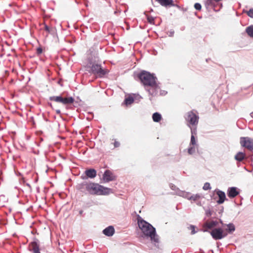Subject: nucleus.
Masks as SVG:
<instances>
[{
	"instance_id": "obj_1",
	"label": "nucleus",
	"mask_w": 253,
	"mask_h": 253,
	"mask_svg": "<svg viewBox=\"0 0 253 253\" xmlns=\"http://www.w3.org/2000/svg\"><path fill=\"white\" fill-rule=\"evenodd\" d=\"M139 78L145 86L150 87L148 91L151 95L155 96L157 94L160 87L156 82L155 77L149 72L143 71L139 74Z\"/></svg>"
},
{
	"instance_id": "obj_2",
	"label": "nucleus",
	"mask_w": 253,
	"mask_h": 253,
	"mask_svg": "<svg viewBox=\"0 0 253 253\" xmlns=\"http://www.w3.org/2000/svg\"><path fill=\"white\" fill-rule=\"evenodd\" d=\"M137 223L139 229L144 236L150 237L152 241L158 242V238L156 234L155 228L152 225L140 217L137 218Z\"/></svg>"
},
{
	"instance_id": "obj_3",
	"label": "nucleus",
	"mask_w": 253,
	"mask_h": 253,
	"mask_svg": "<svg viewBox=\"0 0 253 253\" xmlns=\"http://www.w3.org/2000/svg\"><path fill=\"white\" fill-rule=\"evenodd\" d=\"M185 119L187 126L190 127L191 130L192 128L197 130L199 117L194 110L187 112L185 116Z\"/></svg>"
},
{
	"instance_id": "obj_4",
	"label": "nucleus",
	"mask_w": 253,
	"mask_h": 253,
	"mask_svg": "<svg viewBox=\"0 0 253 253\" xmlns=\"http://www.w3.org/2000/svg\"><path fill=\"white\" fill-rule=\"evenodd\" d=\"M91 72L96 77L103 78L109 73V70L105 68H102L100 65L96 64L92 65Z\"/></svg>"
},
{
	"instance_id": "obj_5",
	"label": "nucleus",
	"mask_w": 253,
	"mask_h": 253,
	"mask_svg": "<svg viewBox=\"0 0 253 253\" xmlns=\"http://www.w3.org/2000/svg\"><path fill=\"white\" fill-rule=\"evenodd\" d=\"M50 101L60 102L64 105L71 104L74 102V99L72 97L63 98L61 96H53L49 98Z\"/></svg>"
},
{
	"instance_id": "obj_6",
	"label": "nucleus",
	"mask_w": 253,
	"mask_h": 253,
	"mask_svg": "<svg viewBox=\"0 0 253 253\" xmlns=\"http://www.w3.org/2000/svg\"><path fill=\"white\" fill-rule=\"evenodd\" d=\"M240 144L241 146L246 148L253 153V139L248 137L240 138Z\"/></svg>"
},
{
	"instance_id": "obj_7",
	"label": "nucleus",
	"mask_w": 253,
	"mask_h": 253,
	"mask_svg": "<svg viewBox=\"0 0 253 253\" xmlns=\"http://www.w3.org/2000/svg\"><path fill=\"white\" fill-rule=\"evenodd\" d=\"M211 236L214 240H220L226 237L227 234L224 232L221 228H215L210 232Z\"/></svg>"
},
{
	"instance_id": "obj_8",
	"label": "nucleus",
	"mask_w": 253,
	"mask_h": 253,
	"mask_svg": "<svg viewBox=\"0 0 253 253\" xmlns=\"http://www.w3.org/2000/svg\"><path fill=\"white\" fill-rule=\"evenodd\" d=\"M99 188L100 185L93 183H89L86 186V190L92 195H99Z\"/></svg>"
},
{
	"instance_id": "obj_9",
	"label": "nucleus",
	"mask_w": 253,
	"mask_h": 253,
	"mask_svg": "<svg viewBox=\"0 0 253 253\" xmlns=\"http://www.w3.org/2000/svg\"><path fill=\"white\" fill-rule=\"evenodd\" d=\"M116 176L110 170H106L103 175V179L105 182L116 180Z\"/></svg>"
},
{
	"instance_id": "obj_10",
	"label": "nucleus",
	"mask_w": 253,
	"mask_h": 253,
	"mask_svg": "<svg viewBox=\"0 0 253 253\" xmlns=\"http://www.w3.org/2000/svg\"><path fill=\"white\" fill-rule=\"evenodd\" d=\"M218 226V222L217 221L211 220L210 221L206 222L203 224V227L205 228L203 230L204 232H208V229H212L215 228V227Z\"/></svg>"
},
{
	"instance_id": "obj_11",
	"label": "nucleus",
	"mask_w": 253,
	"mask_h": 253,
	"mask_svg": "<svg viewBox=\"0 0 253 253\" xmlns=\"http://www.w3.org/2000/svg\"><path fill=\"white\" fill-rule=\"evenodd\" d=\"M227 194L228 197L233 198L239 194V191L237 187H232L228 189Z\"/></svg>"
},
{
	"instance_id": "obj_12",
	"label": "nucleus",
	"mask_w": 253,
	"mask_h": 253,
	"mask_svg": "<svg viewBox=\"0 0 253 253\" xmlns=\"http://www.w3.org/2000/svg\"><path fill=\"white\" fill-rule=\"evenodd\" d=\"M113 193L112 189L100 185L99 195H107Z\"/></svg>"
},
{
	"instance_id": "obj_13",
	"label": "nucleus",
	"mask_w": 253,
	"mask_h": 253,
	"mask_svg": "<svg viewBox=\"0 0 253 253\" xmlns=\"http://www.w3.org/2000/svg\"><path fill=\"white\" fill-rule=\"evenodd\" d=\"M156 1L162 6L165 7H171L175 5L173 0H156Z\"/></svg>"
},
{
	"instance_id": "obj_14",
	"label": "nucleus",
	"mask_w": 253,
	"mask_h": 253,
	"mask_svg": "<svg viewBox=\"0 0 253 253\" xmlns=\"http://www.w3.org/2000/svg\"><path fill=\"white\" fill-rule=\"evenodd\" d=\"M216 194L219 197V200L217 201V203L219 204H222L226 199L225 193L222 191L217 190Z\"/></svg>"
},
{
	"instance_id": "obj_15",
	"label": "nucleus",
	"mask_w": 253,
	"mask_h": 253,
	"mask_svg": "<svg viewBox=\"0 0 253 253\" xmlns=\"http://www.w3.org/2000/svg\"><path fill=\"white\" fill-rule=\"evenodd\" d=\"M191 133L190 146H197L196 140L195 138V135L197 134V130L195 128H192L191 130Z\"/></svg>"
},
{
	"instance_id": "obj_16",
	"label": "nucleus",
	"mask_w": 253,
	"mask_h": 253,
	"mask_svg": "<svg viewBox=\"0 0 253 253\" xmlns=\"http://www.w3.org/2000/svg\"><path fill=\"white\" fill-rule=\"evenodd\" d=\"M115 232L114 228L113 226H110L103 230V233L107 236H112Z\"/></svg>"
},
{
	"instance_id": "obj_17",
	"label": "nucleus",
	"mask_w": 253,
	"mask_h": 253,
	"mask_svg": "<svg viewBox=\"0 0 253 253\" xmlns=\"http://www.w3.org/2000/svg\"><path fill=\"white\" fill-rule=\"evenodd\" d=\"M85 173L87 177L91 178H94L96 175V171L94 169L86 170Z\"/></svg>"
},
{
	"instance_id": "obj_18",
	"label": "nucleus",
	"mask_w": 253,
	"mask_h": 253,
	"mask_svg": "<svg viewBox=\"0 0 253 253\" xmlns=\"http://www.w3.org/2000/svg\"><path fill=\"white\" fill-rule=\"evenodd\" d=\"M31 251H32L33 253H40L39 246L36 242L32 243L31 245Z\"/></svg>"
},
{
	"instance_id": "obj_19",
	"label": "nucleus",
	"mask_w": 253,
	"mask_h": 253,
	"mask_svg": "<svg viewBox=\"0 0 253 253\" xmlns=\"http://www.w3.org/2000/svg\"><path fill=\"white\" fill-rule=\"evenodd\" d=\"M152 119L155 122H159L162 120L161 115L157 112L154 113L152 115Z\"/></svg>"
},
{
	"instance_id": "obj_20",
	"label": "nucleus",
	"mask_w": 253,
	"mask_h": 253,
	"mask_svg": "<svg viewBox=\"0 0 253 253\" xmlns=\"http://www.w3.org/2000/svg\"><path fill=\"white\" fill-rule=\"evenodd\" d=\"M205 5L207 8H212L214 10L215 9V4L212 0H207L205 2Z\"/></svg>"
},
{
	"instance_id": "obj_21",
	"label": "nucleus",
	"mask_w": 253,
	"mask_h": 253,
	"mask_svg": "<svg viewBox=\"0 0 253 253\" xmlns=\"http://www.w3.org/2000/svg\"><path fill=\"white\" fill-rule=\"evenodd\" d=\"M201 197H202L201 195L199 194H197L195 195H191L189 200H190L191 201L196 202V201H198L201 198Z\"/></svg>"
},
{
	"instance_id": "obj_22",
	"label": "nucleus",
	"mask_w": 253,
	"mask_h": 253,
	"mask_svg": "<svg viewBox=\"0 0 253 253\" xmlns=\"http://www.w3.org/2000/svg\"><path fill=\"white\" fill-rule=\"evenodd\" d=\"M246 32L250 37L253 38V25L248 27L246 29Z\"/></svg>"
},
{
	"instance_id": "obj_23",
	"label": "nucleus",
	"mask_w": 253,
	"mask_h": 253,
	"mask_svg": "<svg viewBox=\"0 0 253 253\" xmlns=\"http://www.w3.org/2000/svg\"><path fill=\"white\" fill-rule=\"evenodd\" d=\"M227 231H228L229 233H232L234 232L235 230V226L232 223H229L227 225Z\"/></svg>"
},
{
	"instance_id": "obj_24",
	"label": "nucleus",
	"mask_w": 253,
	"mask_h": 253,
	"mask_svg": "<svg viewBox=\"0 0 253 253\" xmlns=\"http://www.w3.org/2000/svg\"><path fill=\"white\" fill-rule=\"evenodd\" d=\"M134 102V99L132 97H128L125 99L124 103L126 105H130Z\"/></svg>"
},
{
	"instance_id": "obj_25",
	"label": "nucleus",
	"mask_w": 253,
	"mask_h": 253,
	"mask_svg": "<svg viewBox=\"0 0 253 253\" xmlns=\"http://www.w3.org/2000/svg\"><path fill=\"white\" fill-rule=\"evenodd\" d=\"M43 29L44 31H45L46 32V36H48V34L49 33H50L52 31V29L49 27H48L47 25H46V24H44L43 25Z\"/></svg>"
},
{
	"instance_id": "obj_26",
	"label": "nucleus",
	"mask_w": 253,
	"mask_h": 253,
	"mask_svg": "<svg viewBox=\"0 0 253 253\" xmlns=\"http://www.w3.org/2000/svg\"><path fill=\"white\" fill-rule=\"evenodd\" d=\"M111 144L113 145L114 148H117L120 146V142L115 139H113L112 140Z\"/></svg>"
},
{
	"instance_id": "obj_27",
	"label": "nucleus",
	"mask_w": 253,
	"mask_h": 253,
	"mask_svg": "<svg viewBox=\"0 0 253 253\" xmlns=\"http://www.w3.org/2000/svg\"><path fill=\"white\" fill-rule=\"evenodd\" d=\"M246 155L243 152H239L237 153V154L235 156V158H245Z\"/></svg>"
},
{
	"instance_id": "obj_28",
	"label": "nucleus",
	"mask_w": 253,
	"mask_h": 253,
	"mask_svg": "<svg viewBox=\"0 0 253 253\" xmlns=\"http://www.w3.org/2000/svg\"><path fill=\"white\" fill-rule=\"evenodd\" d=\"M196 146H191L188 149V153L189 154H193L195 151Z\"/></svg>"
},
{
	"instance_id": "obj_29",
	"label": "nucleus",
	"mask_w": 253,
	"mask_h": 253,
	"mask_svg": "<svg viewBox=\"0 0 253 253\" xmlns=\"http://www.w3.org/2000/svg\"><path fill=\"white\" fill-rule=\"evenodd\" d=\"M191 195L190 193L186 192H182V195H181L182 196H183V197H184L188 200H190Z\"/></svg>"
},
{
	"instance_id": "obj_30",
	"label": "nucleus",
	"mask_w": 253,
	"mask_h": 253,
	"mask_svg": "<svg viewBox=\"0 0 253 253\" xmlns=\"http://www.w3.org/2000/svg\"><path fill=\"white\" fill-rule=\"evenodd\" d=\"M203 189L205 190H207L211 189L210 184L208 182L205 183L203 186Z\"/></svg>"
},
{
	"instance_id": "obj_31",
	"label": "nucleus",
	"mask_w": 253,
	"mask_h": 253,
	"mask_svg": "<svg viewBox=\"0 0 253 253\" xmlns=\"http://www.w3.org/2000/svg\"><path fill=\"white\" fill-rule=\"evenodd\" d=\"M246 13L249 17L253 18V8L250 9L249 11H247Z\"/></svg>"
},
{
	"instance_id": "obj_32",
	"label": "nucleus",
	"mask_w": 253,
	"mask_h": 253,
	"mask_svg": "<svg viewBox=\"0 0 253 253\" xmlns=\"http://www.w3.org/2000/svg\"><path fill=\"white\" fill-rule=\"evenodd\" d=\"M194 8L198 10H201L202 8V6L199 3H196L194 4Z\"/></svg>"
},
{
	"instance_id": "obj_33",
	"label": "nucleus",
	"mask_w": 253,
	"mask_h": 253,
	"mask_svg": "<svg viewBox=\"0 0 253 253\" xmlns=\"http://www.w3.org/2000/svg\"><path fill=\"white\" fill-rule=\"evenodd\" d=\"M147 20L150 24H154V18L152 16H148L147 17Z\"/></svg>"
},
{
	"instance_id": "obj_34",
	"label": "nucleus",
	"mask_w": 253,
	"mask_h": 253,
	"mask_svg": "<svg viewBox=\"0 0 253 253\" xmlns=\"http://www.w3.org/2000/svg\"><path fill=\"white\" fill-rule=\"evenodd\" d=\"M42 52V49L41 47L37 48L36 53L38 55H40Z\"/></svg>"
},
{
	"instance_id": "obj_35",
	"label": "nucleus",
	"mask_w": 253,
	"mask_h": 253,
	"mask_svg": "<svg viewBox=\"0 0 253 253\" xmlns=\"http://www.w3.org/2000/svg\"><path fill=\"white\" fill-rule=\"evenodd\" d=\"M195 226L194 225H190L189 228L192 230V234H194L196 233V231L195 230Z\"/></svg>"
},
{
	"instance_id": "obj_36",
	"label": "nucleus",
	"mask_w": 253,
	"mask_h": 253,
	"mask_svg": "<svg viewBox=\"0 0 253 253\" xmlns=\"http://www.w3.org/2000/svg\"><path fill=\"white\" fill-rule=\"evenodd\" d=\"M56 113H57V114H60L61 113V111H60V110H57L56 111Z\"/></svg>"
},
{
	"instance_id": "obj_37",
	"label": "nucleus",
	"mask_w": 253,
	"mask_h": 253,
	"mask_svg": "<svg viewBox=\"0 0 253 253\" xmlns=\"http://www.w3.org/2000/svg\"><path fill=\"white\" fill-rule=\"evenodd\" d=\"M170 187H171V189H172V190L175 189V186L174 185H171Z\"/></svg>"
},
{
	"instance_id": "obj_38",
	"label": "nucleus",
	"mask_w": 253,
	"mask_h": 253,
	"mask_svg": "<svg viewBox=\"0 0 253 253\" xmlns=\"http://www.w3.org/2000/svg\"><path fill=\"white\" fill-rule=\"evenodd\" d=\"M251 116L252 118H253V112L251 113Z\"/></svg>"
},
{
	"instance_id": "obj_39",
	"label": "nucleus",
	"mask_w": 253,
	"mask_h": 253,
	"mask_svg": "<svg viewBox=\"0 0 253 253\" xmlns=\"http://www.w3.org/2000/svg\"><path fill=\"white\" fill-rule=\"evenodd\" d=\"M238 160H239V161H242L243 159H237Z\"/></svg>"
}]
</instances>
